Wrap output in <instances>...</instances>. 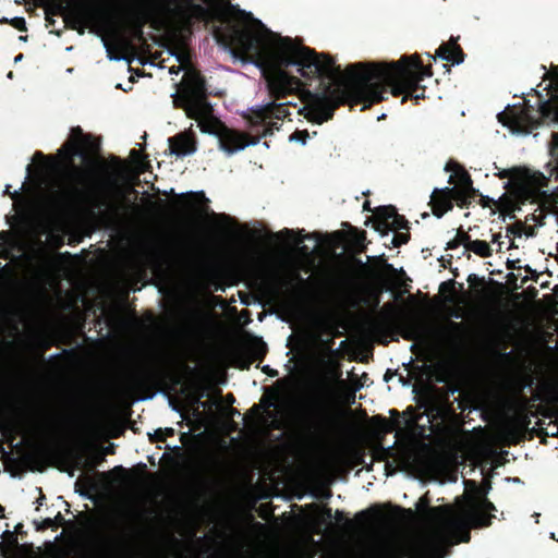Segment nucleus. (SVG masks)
I'll list each match as a JSON object with an SVG mask.
<instances>
[{
    "label": "nucleus",
    "mask_w": 558,
    "mask_h": 558,
    "mask_svg": "<svg viewBox=\"0 0 558 558\" xmlns=\"http://www.w3.org/2000/svg\"><path fill=\"white\" fill-rule=\"evenodd\" d=\"M171 57H173L181 65H187V53L182 50H175L170 53Z\"/></svg>",
    "instance_id": "obj_23"
},
{
    "label": "nucleus",
    "mask_w": 558,
    "mask_h": 558,
    "mask_svg": "<svg viewBox=\"0 0 558 558\" xmlns=\"http://www.w3.org/2000/svg\"><path fill=\"white\" fill-rule=\"evenodd\" d=\"M84 192L77 183H62L52 191L49 203L58 211H68L81 205Z\"/></svg>",
    "instance_id": "obj_12"
},
{
    "label": "nucleus",
    "mask_w": 558,
    "mask_h": 558,
    "mask_svg": "<svg viewBox=\"0 0 558 558\" xmlns=\"http://www.w3.org/2000/svg\"><path fill=\"white\" fill-rule=\"evenodd\" d=\"M31 175V165L26 166V174L20 189L10 192V184L4 187V193L9 194L14 201L19 216H27L33 211L39 203H41L43 194L40 187H26V181Z\"/></svg>",
    "instance_id": "obj_11"
},
{
    "label": "nucleus",
    "mask_w": 558,
    "mask_h": 558,
    "mask_svg": "<svg viewBox=\"0 0 558 558\" xmlns=\"http://www.w3.org/2000/svg\"><path fill=\"white\" fill-rule=\"evenodd\" d=\"M230 16L233 24L227 31L225 49L231 56L236 57V51L246 53L274 66H293L306 80L329 81L320 90L306 93L302 110L308 121H328L335 108L345 100L366 102L368 83L362 84L355 74L369 70V63H353L342 71L329 56L270 32L251 12L235 10Z\"/></svg>",
    "instance_id": "obj_1"
},
{
    "label": "nucleus",
    "mask_w": 558,
    "mask_h": 558,
    "mask_svg": "<svg viewBox=\"0 0 558 558\" xmlns=\"http://www.w3.org/2000/svg\"><path fill=\"white\" fill-rule=\"evenodd\" d=\"M35 232L28 226L17 227L0 233V257L23 256L33 245Z\"/></svg>",
    "instance_id": "obj_7"
},
{
    "label": "nucleus",
    "mask_w": 558,
    "mask_h": 558,
    "mask_svg": "<svg viewBox=\"0 0 558 558\" xmlns=\"http://www.w3.org/2000/svg\"><path fill=\"white\" fill-rule=\"evenodd\" d=\"M11 25L19 31H26V23H25L24 17H22V16H14L11 20Z\"/></svg>",
    "instance_id": "obj_25"
},
{
    "label": "nucleus",
    "mask_w": 558,
    "mask_h": 558,
    "mask_svg": "<svg viewBox=\"0 0 558 558\" xmlns=\"http://www.w3.org/2000/svg\"><path fill=\"white\" fill-rule=\"evenodd\" d=\"M185 113L197 122L199 131L218 138L219 148L227 155H234L246 147L255 146L256 141H246L213 116L211 105L204 101L203 86L193 74H189L185 83Z\"/></svg>",
    "instance_id": "obj_6"
},
{
    "label": "nucleus",
    "mask_w": 558,
    "mask_h": 558,
    "mask_svg": "<svg viewBox=\"0 0 558 558\" xmlns=\"http://www.w3.org/2000/svg\"><path fill=\"white\" fill-rule=\"evenodd\" d=\"M44 156L40 153L35 154L34 159L38 160L41 159Z\"/></svg>",
    "instance_id": "obj_28"
},
{
    "label": "nucleus",
    "mask_w": 558,
    "mask_h": 558,
    "mask_svg": "<svg viewBox=\"0 0 558 558\" xmlns=\"http://www.w3.org/2000/svg\"><path fill=\"white\" fill-rule=\"evenodd\" d=\"M380 222L377 226V231L384 233L381 229L399 230L405 226L404 220L398 216L392 208H385L378 214Z\"/></svg>",
    "instance_id": "obj_17"
},
{
    "label": "nucleus",
    "mask_w": 558,
    "mask_h": 558,
    "mask_svg": "<svg viewBox=\"0 0 558 558\" xmlns=\"http://www.w3.org/2000/svg\"><path fill=\"white\" fill-rule=\"evenodd\" d=\"M225 23L222 29L215 33V39L223 48L227 44V31L233 19L231 12L240 10L218 0H203ZM205 14V9L192 0H132L123 4V16L120 20L121 27L141 32L143 25L156 15H173L181 20L199 17Z\"/></svg>",
    "instance_id": "obj_4"
},
{
    "label": "nucleus",
    "mask_w": 558,
    "mask_h": 558,
    "mask_svg": "<svg viewBox=\"0 0 558 558\" xmlns=\"http://www.w3.org/2000/svg\"><path fill=\"white\" fill-rule=\"evenodd\" d=\"M213 222L222 231H227L232 226V220L226 215L215 214Z\"/></svg>",
    "instance_id": "obj_20"
},
{
    "label": "nucleus",
    "mask_w": 558,
    "mask_h": 558,
    "mask_svg": "<svg viewBox=\"0 0 558 558\" xmlns=\"http://www.w3.org/2000/svg\"><path fill=\"white\" fill-rule=\"evenodd\" d=\"M310 138V134L306 131H296L289 137V142L305 146Z\"/></svg>",
    "instance_id": "obj_21"
},
{
    "label": "nucleus",
    "mask_w": 558,
    "mask_h": 558,
    "mask_svg": "<svg viewBox=\"0 0 558 558\" xmlns=\"http://www.w3.org/2000/svg\"><path fill=\"white\" fill-rule=\"evenodd\" d=\"M101 41H102V47L106 50L107 58L109 59V61L119 62V61L125 60V58L123 56L112 54L109 44L104 38L101 39Z\"/></svg>",
    "instance_id": "obj_22"
},
{
    "label": "nucleus",
    "mask_w": 558,
    "mask_h": 558,
    "mask_svg": "<svg viewBox=\"0 0 558 558\" xmlns=\"http://www.w3.org/2000/svg\"><path fill=\"white\" fill-rule=\"evenodd\" d=\"M274 236L281 240L292 241L293 247L299 250L302 254H307V252L301 247L303 240L306 238L305 235L301 236L295 234L292 230L284 229L278 233H275Z\"/></svg>",
    "instance_id": "obj_18"
},
{
    "label": "nucleus",
    "mask_w": 558,
    "mask_h": 558,
    "mask_svg": "<svg viewBox=\"0 0 558 558\" xmlns=\"http://www.w3.org/2000/svg\"><path fill=\"white\" fill-rule=\"evenodd\" d=\"M107 452H112L111 447H108V448H107Z\"/></svg>",
    "instance_id": "obj_30"
},
{
    "label": "nucleus",
    "mask_w": 558,
    "mask_h": 558,
    "mask_svg": "<svg viewBox=\"0 0 558 558\" xmlns=\"http://www.w3.org/2000/svg\"><path fill=\"white\" fill-rule=\"evenodd\" d=\"M466 248L482 257H486L492 254V248H490L489 244L487 242L481 241V240H474V241L469 242L466 245Z\"/></svg>",
    "instance_id": "obj_19"
},
{
    "label": "nucleus",
    "mask_w": 558,
    "mask_h": 558,
    "mask_svg": "<svg viewBox=\"0 0 558 558\" xmlns=\"http://www.w3.org/2000/svg\"><path fill=\"white\" fill-rule=\"evenodd\" d=\"M498 118L512 135L518 136L532 134L539 124L538 120L532 116L530 108L513 107L499 113Z\"/></svg>",
    "instance_id": "obj_10"
},
{
    "label": "nucleus",
    "mask_w": 558,
    "mask_h": 558,
    "mask_svg": "<svg viewBox=\"0 0 558 558\" xmlns=\"http://www.w3.org/2000/svg\"><path fill=\"white\" fill-rule=\"evenodd\" d=\"M266 64V62H264ZM268 66L272 68L267 75V86L271 96L276 98L284 97L291 94L301 86V82L298 77L291 76L281 70V66H274L267 63Z\"/></svg>",
    "instance_id": "obj_13"
},
{
    "label": "nucleus",
    "mask_w": 558,
    "mask_h": 558,
    "mask_svg": "<svg viewBox=\"0 0 558 558\" xmlns=\"http://www.w3.org/2000/svg\"><path fill=\"white\" fill-rule=\"evenodd\" d=\"M7 77H8V78H10V80H12V78H13V72H9V73L7 74Z\"/></svg>",
    "instance_id": "obj_29"
},
{
    "label": "nucleus",
    "mask_w": 558,
    "mask_h": 558,
    "mask_svg": "<svg viewBox=\"0 0 558 558\" xmlns=\"http://www.w3.org/2000/svg\"><path fill=\"white\" fill-rule=\"evenodd\" d=\"M253 118L267 121L272 118L279 120L288 114L286 102L268 101L262 105H256L252 108Z\"/></svg>",
    "instance_id": "obj_14"
},
{
    "label": "nucleus",
    "mask_w": 558,
    "mask_h": 558,
    "mask_svg": "<svg viewBox=\"0 0 558 558\" xmlns=\"http://www.w3.org/2000/svg\"><path fill=\"white\" fill-rule=\"evenodd\" d=\"M463 498H458L454 505L428 508L426 498H420L416 509L424 511L425 525L420 532L418 541L424 551L438 555L445 548L461 542H469L471 527L484 526L490 523L492 512L496 507L487 499L492 489L489 481L476 486L468 482Z\"/></svg>",
    "instance_id": "obj_2"
},
{
    "label": "nucleus",
    "mask_w": 558,
    "mask_h": 558,
    "mask_svg": "<svg viewBox=\"0 0 558 558\" xmlns=\"http://www.w3.org/2000/svg\"><path fill=\"white\" fill-rule=\"evenodd\" d=\"M23 56L22 54H19L14 58V62L17 63L22 60Z\"/></svg>",
    "instance_id": "obj_27"
},
{
    "label": "nucleus",
    "mask_w": 558,
    "mask_h": 558,
    "mask_svg": "<svg viewBox=\"0 0 558 558\" xmlns=\"http://www.w3.org/2000/svg\"><path fill=\"white\" fill-rule=\"evenodd\" d=\"M436 54L439 59L444 61H454L452 57V51L447 47H440Z\"/></svg>",
    "instance_id": "obj_24"
},
{
    "label": "nucleus",
    "mask_w": 558,
    "mask_h": 558,
    "mask_svg": "<svg viewBox=\"0 0 558 558\" xmlns=\"http://www.w3.org/2000/svg\"><path fill=\"white\" fill-rule=\"evenodd\" d=\"M99 144L95 138L84 135L80 129H74L69 141L59 151L60 155L70 163L69 175L76 177L82 172L78 167L72 165V158L74 156L84 157L85 155L97 150Z\"/></svg>",
    "instance_id": "obj_9"
},
{
    "label": "nucleus",
    "mask_w": 558,
    "mask_h": 558,
    "mask_svg": "<svg viewBox=\"0 0 558 558\" xmlns=\"http://www.w3.org/2000/svg\"><path fill=\"white\" fill-rule=\"evenodd\" d=\"M181 71H184V75L182 77V81H181V85H180V88L177 89L175 92H173L171 94L172 97H174V100L177 102H179V105L183 108V110L185 111V95H184V88H185V83H186V78H187V75L189 74H193L195 77H197V80L201 82L202 86H203V93H204V101H207L206 100V87H205V84H204V81L203 78L199 76V74L197 72H195L193 69H190L187 65H177V66H171L169 68V74H179Z\"/></svg>",
    "instance_id": "obj_15"
},
{
    "label": "nucleus",
    "mask_w": 558,
    "mask_h": 558,
    "mask_svg": "<svg viewBox=\"0 0 558 558\" xmlns=\"http://www.w3.org/2000/svg\"><path fill=\"white\" fill-rule=\"evenodd\" d=\"M0 511H2V508L0 507Z\"/></svg>",
    "instance_id": "obj_31"
},
{
    "label": "nucleus",
    "mask_w": 558,
    "mask_h": 558,
    "mask_svg": "<svg viewBox=\"0 0 558 558\" xmlns=\"http://www.w3.org/2000/svg\"><path fill=\"white\" fill-rule=\"evenodd\" d=\"M454 175L457 177V183L453 187L450 189L446 186L445 189L433 191L432 193L434 214L438 218L452 208V197H463L469 195L472 191V182L466 173L457 171Z\"/></svg>",
    "instance_id": "obj_8"
},
{
    "label": "nucleus",
    "mask_w": 558,
    "mask_h": 558,
    "mask_svg": "<svg viewBox=\"0 0 558 558\" xmlns=\"http://www.w3.org/2000/svg\"><path fill=\"white\" fill-rule=\"evenodd\" d=\"M168 143L170 155H173L178 158L192 156L196 153V145L194 140L185 133L168 138Z\"/></svg>",
    "instance_id": "obj_16"
},
{
    "label": "nucleus",
    "mask_w": 558,
    "mask_h": 558,
    "mask_svg": "<svg viewBox=\"0 0 558 558\" xmlns=\"http://www.w3.org/2000/svg\"><path fill=\"white\" fill-rule=\"evenodd\" d=\"M392 242L395 245H399L401 242H405V238L403 235L393 236Z\"/></svg>",
    "instance_id": "obj_26"
},
{
    "label": "nucleus",
    "mask_w": 558,
    "mask_h": 558,
    "mask_svg": "<svg viewBox=\"0 0 558 558\" xmlns=\"http://www.w3.org/2000/svg\"><path fill=\"white\" fill-rule=\"evenodd\" d=\"M538 112L543 123L556 129L551 133L550 159L546 170L541 172L525 166H518L502 169L498 175L508 179L505 186L518 203H535L555 211L558 208V189L549 190L547 178H558V95L542 101L538 105Z\"/></svg>",
    "instance_id": "obj_3"
},
{
    "label": "nucleus",
    "mask_w": 558,
    "mask_h": 558,
    "mask_svg": "<svg viewBox=\"0 0 558 558\" xmlns=\"http://www.w3.org/2000/svg\"><path fill=\"white\" fill-rule=\"evenodd\" d=\"M355 75L362 84L368 83L366 102L373 104L387 98V88L395 96L402 94V101H405L432 72L428 66L421 64L417 56L411 54L393 62L369 63V70Z\"/></svg>",
    "instance_id": "obj_5"
}]
</instances>
